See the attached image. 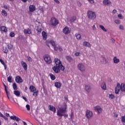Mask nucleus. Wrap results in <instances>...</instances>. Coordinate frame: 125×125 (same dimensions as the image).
Segmentation results:
<instances>
[{"mask_svg": "<svg viewBox=\"0 0 125 125\" xmlns=\"http://www.w3.org/2000/svg\"><path fill=\"white\" fill-rule=\"evenodd\" d=\"M65 113H67V104L64 103L58 106L57 115L59 117L68 118V114H66Z\"/></svg>", "mask_w": 125, "mask_h": 125, "instance_id": "nucleus-1", "label": "nucleus"}, {"mask_svg": "<svg viewBox=\"0 0 125 125\" xmlns=\"http://www.w3.org/2000/svg\"><path fill=\"white\" fill-rule=\"evenodd\" d=\"M46 44L49 47L50 44L52 45L54 47V50H59L60 51H62V49L61 46L56 45L55 44V42L52 40L51 41H46Z\"/></svg>", "mask_w": 125, "mask_h": 125, "instance_id": "nucleus-2", "label": "nucleus"}, {"mask_svg": "<svg viewBox=\"0 0 125 125\" xmlns=\"http://www.w3.org/2000/svg\"><path fill=\"white\" fill-rule=\"evenodd\" d=\"M120 90L122 92H125V83H122L120 84L118 83L117 86L115 88V93L116 94H119V92H120Z\"/></svg>", "mask_w": 125, "mask_h": 125, "instance_id": "nucleus-3", "label": "nucleus"}, {"mask_svg": "<svg viewBox=\"0 0 125 125\" xmlns=\"http://www.w3.org/2000/svg\"><path fill=\"white\" fill-rule=\"evenodd\" d=\"M87 16L89 20H94L96 19V13L93 11L89 10L87 12Z\"/></svg>", "mask_w": 125, "mask_h": 125, "instance_id": "nucleus-4", "label": "nucleus"}, {"mask_svg": "<svg viewBox=\"0 0 125 125\" xmlns=\"http://www.w3.org/2000/svg\"><path fill=\"white\" fill-rule=\"evenodd\" d=\"M54 62L56 66L59 67L60 70H61L62 71H64L65 70V67H64V66H63V65H62V63H61V61H60V60L56 58L54 60Z\"/></svg>", "mask_w": 125, "mask_h": 125, "instance_id": "nucleus-5", "label": "nucleus"}, {"mask_svg": "<svg viewBox=\"0 0 125 125\" xmlns=\"http://www.w3.org/2000/svg\"><path fill=\"white\" fill-rule=\"evenodd\" d=\"M77 68L79 71L84 73L85 72V64L83 63H80L77 65Z\"/></svg>", "mask_w": 125, "mask_h": 125, "instance_id": "nucleus-6", "label": "nucleus"}, {"mask_svg": "<svg viewBox=\"0 0 125 125\" xmlns=\"http://www.w3.org/2000/svg\"><path fill=\"white\" fill-rule=\"evenodd\" d=\"M85 117L88 120H90L93 117V113L89 110H87L85 112Z\"/></svg>", "mask_w": 125, "mask_h": 125, "instance_id": "nucleus-7", "label": "nucleus"}, {"mask_svg": "<svg viewBox=\"0 0 125 125\" xmlns=\"http://www.w3.org/2000/svg\"><path fill=\"white\" fill-rule=\"evenodd\" d=\"M93 110L94 111H96L97 114H101L102 113V111H103V109H102V108L99 105L95 106L93 107Z\"/></svg>", "mask_w": 125, "mask_h": 125, "instance_id": "nucleus-8", "label": "nucleus"}, {"mask_svg": "<svg viewBox=\"0 0 125 125\" xmlns=\"http://www.w3.org/2000/svg\"><path fill=\"white\" fill-rule=\"evenodd\" d=\"M58 20L55 18H52L50 21V24L52 26H57L58 25Z\"/></svg>", "mask_w": 125, "mask_h": 125, "instance_id": "nucleus-9", "label": "nucleus"}, {"mask_svg": "<svg viewBox=\"0 0 125 125\" xmlns=\"http://www.w3.org/2000/svg\"><path fill=\"white\" fill-rule=\"evenodd\" d=\"M44 60L45 61L46 63H47V64H50L51 63V59L50 58V56L48 55H45L43 57Z\"/></svg>", "mask_w": 125, "mask_h": 125, "instance_id": "nucleus-10", "label": "nucleus"}, {"mask_svg": "<svg viewBox=\"0 0 125 125\" xmlns=\"http://www.w3.org/2000/svg\"><path fill=\"white\" fill-rule=\"evenodd\" d=\"M62 32L64 35H68L71 33V29L68 26H66L63 29Z\"/></svg>", "mask_w": 125, "mask_h": 125, "instance_id": "nucleus-11", "label": "nucleus"}, {"mask_svg": "<svg viewBox=\"0 0 125 125\" xmlns=\"http://www.w3.org/2000/svg\"><path fill=\"white\" fill-rule=\"evenodd\" d=\"M103 3L105 6H110L112 4V2L110 0H103Z\"/></svg>", "mask_w": 125, "mask_h": 125, "instance_id": "nucleus-12", "label": "nucleus"}, {"mask_svg": "<svg viewBox=\"0 0 125 125\" xmlns=\"http://www.w3.org/2000/svg\"><path fill=\"white\" fill-rule=\"evenodd\" d=\"M15 81L17 83H23V80L21 77L19 76L16 77Z\"/></svg>", "mask_w": 125, "mask_h": 125, "instance_id": "nucleus-13", "label": "nucleus"}, {"mask_svg": "<svg viewBox=\"0 0 125 125\" xmlns=\"http://www.w3.org/2000/svg\"><path fill=\"white\" fill-rule=\"evenodd\" d=\"M29 10L30 12H34V11H36V6L30 5L29 7Z\"/></svg>", "mask_w": 125, "mask_h": 125, "instance_id": "nucleus-14", "label": "nucleus"}, {"mask_svg": "<svg viewBox=\"0 0 125 125\" xmlns=\"http://www.w3.org/2000/svg\"><path fill=\"white\" fill-rule=\"evenodd\" d=\"M48 108L50 111H52V112H53L54 114H55L56 112V108H55V107L53 105H49Z\"/></svg>", "mask_w": 125, "mask_h": 125, "instance_id": "nucleus-15", "label": "nucleus"}, {"mask_svg": "<svg viewBox=\"0 0 125 125\" xmlns=\"http://www.w3.org/2000/svg\"><path fill=\"white\" fill-rule=\"evenodd\" d=\"M21 64L22 65L24 70L25 71H27V69L28 68V65H27V63H26V62H25L23 61H21Z\"/></svg>", "mask_w": 125, "mask_h": 125, "instance_id": "nucleus-16", "label": "nucleus"}, {"mask_svg": "<svg viewBox=\"0 0 125 125\" xmlns=\"http://www.w3.org/2000/svg\"><path fill=\"white\" fill-rule=\"evenodd\" d=\"M10 119L11 120H13V121H16V122H20L21 119L18 117H16L15 115H13L10 117Z\"/></svg>", "mask_w": 125, "mask_h": 125, "instance_id": "nucleus-17", "label": "nucleus"}, {"mask_svg": "<svg viewBox=\"0 0 125 125\" xmlns=\"http://www.w3.org/2000/svg\"><path fill=\"white\" fill-rule=\"evenodd\" d=\"M0 32L2 34V33H7V28L6 27L2 26L0 27Z\"/></svg>", "mask_w": 125, "mask_h": 125, "instance_id": "nucleus-18", "label": "nucleus"}, {"mask_svg": "<svg viewBox=\"0 0 125 125\" xmlns=\"http://www.w3.org/2000/svg\"><path fill=\"white\" fill-rule=\"evenodd\" d=\"M53 70L55 72V73H59L60 72V70L59 69V67L57 66H54L52 67Z\"/></svg>", "mask_w": 125, "mask_h": 125, "instance_id": "nucleus-19", "label": "nucleus"}, {"mask_svg": "<svg viewBox=\"0 0 125 125\" xmlns=\"http://www.w3.org/2000/svg\"><path fill=\"white\" fill-rule=\"evenodd\" d=\"M113 61L114 64H119V63H120V59L117 58V57H114L113 58Z\"/></svg>", "mask_w": 125, "mask_h": 125, "instance_id": "nucleus-20", "label": "nucleus"}, {"mask_svg": "<svg viewBox=\"0 0 125 125\" xmlns=\"http://www.w3.org/2000/svg\"><path fill=\"white\" fill-rule=\"evenodd\" d=\"M61 85H62V84L60 82L55 83V86H56L57 88H60V87H61Z\"/></svg>", "mask_w": 125, "mask_h": 125, "instance_id": "nucleus-21", "label": "nucleus"}, {"mask_svg": "<svg viewBox=\"0 0 125 125\" xmlns=\"http://www.w3.org/2000/svg\"><path fill=\"white\" fill-rule=\"evenodd\" d=\"M83 45L84 46H86V47H90V46H91L90 43L87 42H83Z\"/></svg>", "mask_w": 125, "mask_h": 125, "instance_id": "nucleus-22", "label": "nucleus"}, {"mask_svg": "<svg viewBox=\"0 0 125 125\" xmlns=\"http://www.w3.org/2000/svg\"><path fill=\"white\" fill-rule=\"evenodd\" d=\"M42 36L43 37V39L44 40V41H45V40H46V39L47 38V35H46L45 32H42Z\"/></svg>", "mask_w": 125, "mask_h": 125, "instance_id": "nucleus-23", "label": "nucleus"}, {"mask_svg": "<svg viewBox=\"0 0 125 125\" xmlns=\"http://www.w3.org/2000/svg\"><path fill=\"white\" fill-rule=\"evenodd\" d=\"M29 89L31 91V92H34V91H36L37 90H36V87L35 86L31 85L29 87Z\"/></svg>", "mask_w": 125, "mask_h": 125, "instance_id": "nucleus-24", "label": "nucleus"}, {"mask_svg": "<svg viewBox=\"0 0 125 125\" xmlns=\"http://www.w3.org/2000/svg\"><path fill=\"white\" fill-rule=\"evenodd\" d=\"M65 58H66V60H67V61H68V62H72V61H73V59L70 56H66Z\"/></svg>", "mask_w": 125, "mask_h": 125, "instance_id": "nucleus-25", "label": "nucleus"}, {"mask_svg": "<svg viewBox=\"0 0 125 125\" xmlns=\"http://www.w3.org/2000/svg\"><path fill=\"white\" fill-rule=\"evenodd\" d=\"M85 89L87 92L90 91V86L88 85H85Z\"/></svg>", "mask_w": 125, "mask_h": 125, "instance_id": "nucleus-26", "label": "nucleus"}, {"mask_svg": "<svg viewBox=\"0 0 125 125\" xmlns=\"http://www.w3.org/2000/svg\"><path fill=\"white\" fill-rule=\"evenodd\" d=\"M24 34L30 35V34H32L31 30L29 29H25L24 31Z\"/></svg>", "mask_w": 125, "mask_h": 125, "instance_id": "nucleus-27", "label": "nucleus"}, {"mask_svg": "<svg viewBox=\"0 0 125 125\" xmlns=\"http://www.w3.org/2000/svg\"><path fill=\"white\" fill-rule=\"evenodd\" d=\"M75 37L78 41L82 39V35L80 34H76Z\"/></svg>", "mask_w": 125, "mask_h": 125, "instance_id": "nucleus-28", "label": "nucleus"}, {"mask_svg": "<svg viewBox=\"0 0 125 125\" xmlns=\"http://www.w3.org/2000/svg\"><path fill=\"white\" fill-rule=\"evenodd\" d=\"M99 27L100 28V29H101V30H102V31H103L104 32H107V29L106 28H105V27L102 25H99Z\"/></svg>", "mask_w": 125, "mask_h": 125, "instance_id": "nucleus-29", "label": "nucleus"}, {"mask_svg": "<svg viewBox=\"0 0 125 125\" xmlns=\"http://www.w3.org/2000/svg\"><path fill=\"white\" fill-rule=\"evenodd\" d=\"M14 94H15V95H16V96L19 97L20 96V91H18V90H16L14 91Z\"/></svg>", "mask_w": 125, "mask_h": 125, "instance_id": "nucleus-30", "label": "nucleus"}, {"mask_svg": "<svg viewBox=\"0 0 125 125\" xmlns=\"http://www.w3.org/2000/svg\"><path fill=\"white\" fill-rule=\"evenodd\" d=\"M1 14H2V16H4V17L7 16V13L4 10H2Z\"/></svg>", "mask_w": 125, "mask_h": 125, "instance_id": "nucleus-31", "label": "nucleus"}, {"mask_svg": "<svg viewBox=\"0 0 125 125\" xmlns=\"http://www.w3.org/2000/svg\"><path fill=\"white\" fill-rule=\"evenodd\" d=\"M102 88L104 90H106V89H107V87H106V84L105 83H103L102 84Z\"/></svg>", "mask_w": 125, "mask_h": 125, "instance_id": "nucleus-32", "label": "nucleus"}, {"mask_svg": "<svg viewBox=\"0 0 125 125\" xmlns=\"http://www.w3.org/2000/svg\"><path fill=\"white\" fill-rule=\"evenodd\" d=\"M121 122L123 125H125V116H122L121 117Z\"/></svg>", "mask_w": 125, "mask_h": 125, "instance_id": "nucleus-33", "label": "nucleus"}, {"mask_svg": "<svg viewBox=\"0 0 125 125\" xmlns=\"http://www.w3.org/2000/svg\"><path fill=\"white\" fill-rule=\"evenodd\" d=\"M33 96H34L35 97H37V96H38V94H39V90H36L34 92H33Z\"/></svg>", "mask_w": 125, "mask_h": 125, "instance_id": "nucleus-34", "label": "nucleus"}, {"mask_svg": "<svg viewBox=\"0 0 125 125\" xmlns=\"http://www.w3.org/2000/svg\"><path fill=\"white\" fill-rule=\"evenodd\" d=\"M7 81L9 83H12V76H9L7 78Z\"/></svg>", "mask_w": 125, "mask_h": 125, "instance_id": "nucleus-35", "label": "nucleus"}, {"mask_svg": "<svg viewBox=\"0 0 125 125\" xmlns=\"http://www.w3.org/2000/svg\"><path fill=\"white\" fill-rule=\"evenodd\" d=\"M50 78H51L52 81H54V80H55V79H56V78L55 77V76H54L52 74H50Z\"/></svg>", "mask_w": 125, "mask_h": 125, "instance_id": "nucleus-36", "label": "nucleus"}, {"mask_svg": "<svg viewBox=\"0 0 125 125\" xmlns=\"http://www.w3.org/2000/svg\"><path fill=\"white\" fill-rule=\"evenodd\" d=\"M114 22L117 25H120L121 24V21L120 20H116L114 21Z\"/></svg>", "mask_w": 125, "mask_h": 125, "instance_id": "nucleus-37", "label": "nucleus"}, {"mask_svg": "<svg viewBox=\"0 0 125 125\" xmlns=\"http://www.w3.org/2000/svg\"><path fill=\"white\" fill-rule=\"evenodd\" d=\"M13 87L14 90H17L18 88H17V85H16V83H14L13 84Z\"/></svg>", "mask_w": 125, "mask_h": 125, "instance_id": "nucleus-38", "label": "nucleus"}, {"mask_svg": "<svg viewBox=\"0 0 125 125\" xmlns=\"http://www.w3.org/2000/svg\"><path fill=\"white\" fill-rule=\"evenodd\" d=\"M89 3L91 4H93V3H95V1L94 0H87Z\"/></svg>", "mask_w": 125, "mask_h": 125, "instance_id": "nucleus-39", "label": "nucleus"}, {"mask_svg": "<svg viewBox=\"0 0 125 125\" xmlns=\"http://www.w3.org/2000/svg\"><path fill=\"white\" fill-rule=\"evenodd\" d=\"M109 98H110V99H115V95L111 94H109Z\"/></svg>", "mask_w": 125, "mask_h": 125, "instance_id": "nucleus-40", "label": "nucleus"}, {"mask_svg": "<svg viewBox=\"0 0 125 125\" xmlns=\"http://www.w3.org/2000/svg\"><path fill=\"white\" fill-rule=\"evenodd\" d=\"M70 117L71 120H74V112H71V114H70Z\"/></svg>", "mask_w": 125, "mask_h": 125, "instance_id": "nucleus-41", "label": "nucleus"}, {"mask_svg": "<svg viewBox=\"0 0 125 125\" xmlns=\"http://www.w3.org/2000/svg\"><path fill=\"white\" fill-rule=\"evenodd\" d=\"M118 17L119 19H124V17L123 16V15H122V14H118Z\"/></svg>", "mask_w": 125, "mask_h": 125, "instance_id": "nucleus-42", "label": "nucleus"}, {"mask_svg": "<svg viewBox=\"0 0 125 125\" xmlns=\"http://www.w3.org/2000/svg\"><path fill=\"white\" fill-rule=\"evenodd\" d=\"M27 58L28 62H32V61H33V59H32V58H31L30 56H27Z\"/></svg>", "mask_w": 125, "mask_h": 125, "instance_id": "nucleus-43", "label": "nucleus"}, {"mask_svg": "<svg viewBox=\"0 0 125 125\" xmlns=\"http://www.w3.org/2000/svg\"><path fill=\"white\" fill-rule=\"evenodd\" d=\"M26 108L27 111H30V110H31V107L30 106V105H29V104L26 105Z\"/></svg>", "mask_w": 125, "mask_h": 125, "instance_id": "nucleus-44", "label": "nucleus"}, {"mask_svg": "<svg viewBox=\"0 0 125 125\" xmlns=\"http://www.w3.org/2000/svg\"><path fill=\"white\" fill-rule=\"evenodd\" d=\"M119 29L120 30H125V27L123 26V25L121 24L119 25Z\"/></svg>", "mask_w": 125, "mask_h": 125, "instance_id": "nucleus-45", "label": "nucleus"}, {"mask_svg": "<svg viewBox=\"0 0 125 125\" xmlns=\"http://www.w3.org/2000/svg\"><path fill=\"white\" fill-rule=\"evenodd\" d=\"M76 19V17H72L70 19V21L71 22H74V21H75Z\"/></svg>", "mask_w": 125, "mask_h": 125, "instance_id": "nucleus-46", "label": "nucleus"}, {"mask_svg": "<svg viewBox=\"0 0 125 125\" xmlns=\"http://www.w3.org/2000/svg\"><path fill=\"white\" fill-rule=\"evenodd\" d=\"M3 51L4 52V53H7V52H8V49H7L6 47H4L3 48Z\"/></svg>", "mask_w": 125, "mask_h": 125, "instance_id": "nucleus-47", "label": "nucleus"}, {"mask_svg": "<svg viewBox=\"0 0 125 125\" xmlns=\"http://www.w3.org/2000/svg\"><path fill=\"white\" fill-rule=\"evenodd\" d=\"M15 36V34L14 33V32H11V33H10V36L11 38L14 37Z\"/></svg>", "mask_w": 125, "mask_h": 125, "instance_id": "nucleus-48", "label": "nucleus"}, {"mask_svg": "<svg viewBox=\"0 0 125 125\" xmlns=\"http://www.w3.org/2000/svg\"><path fill=\"white\" fill-rule=\"evenodd\" d=\"M92 29L93 31H96V30H97V29L96 28V26L94 24L93 25V26L92 27Z\"/></svg>", "mask_w": 125, "mask_h": 125, "instance_id": "nucleus-49", "label": "nucleus"}, {"mask_svg": "<svg viewBox=\"0 0 125 125\" xmlns=\"http://www.w3.org/2000/svg\"><path fill=\"white\" fill-rule=\"evenodd\" d=\"M80 54H81L80 52H75L74 53L75 56H80Z\"/></svg>", "mask_w": 125, "mask_h": 125, "instance_id": "nucleus-50", "label": "nucleus"}, {"mask_svg": "<svg viewBox=\"0 0 125 125\" xmlns=\"http://www.w3.org/2000/svg\"><path fill=\"white\" fill-rule=\"evenodd\" d=\"M7 47L9 49H12L13 47V45H12V44L7 45Z\"/></svg>", "mask_w": 125, "mask_h": 125, "instance_id": "nucleus-51", "label": "nucleus"}, {"mask_svg": "<svg viewBox=\"0 0 125 125\" xmlns=\"http://www.w3.org/2000/svg\"><path fill=\"white\" fill-rule=\"evenodd\" d=\"M0 63H1V64L2 65H5V63H4V62L2 60H1V59H0Z\"/></svg>", "mask_w": 125, "mask_h": 125, "instance_id": "nucleus-52", "label": "nucleus"}, {"mask_svg": "<svg viewBox=\"0 0 125 125\" xmlns=\"http://www.w3.org/2000/svg\"><path fill=\"white\" fill-rule=\"evenodd\" d=\"M37 31L39 34L42 32V29L38 28Z\"/></svg>", "mask_w": 125, "mask_h": 125, "instance_id": "nucleus-53", "label": "nucleus"}, {"mask_svg": "<svg viewBox=\"0 0 125 125\" xmlns=\"http://www.w3.org/2000/svg\"><path fill=\"white\" fill-rule=\"evenodd\" d=\"M77 5L79 7H81V6H82V3H81V2H79V1L77 2Z\"/></svg>", "mask_w": 125, "mask_h": 125, "instance_id": "nucleus-54", "label": "nucleus"}, {"mask_svg": "<svg viewBox=\"0 0 125 125\" xmlns=\"http://www.w3.org/2000/svg\"><path fill=\"white\" fill-rule=\"evenodd\" d=\"M4 8H5L7 10H9V7L6 5L3 6Z\"/></svg>", "mask_w": 125, "mask_h": 125, "instance_id": "nucleus-55", "label": "nucleus"}, {"mask_svg": "<svg viewBox=\"0 0 125 125\" xmlns=\"http://www.w3.org/2000/svg\"><path fill=\"white\" fill-rule=\"evenodd\" d=\"M1 118H3V119H4L5 120V121L8 120V118H7V117L4 116L3 115V117H1Z\"/></svg>", "mask_w": 125, "mask_h": 125, "instance_id": "nucleus-56", "label": "nucleus"}, {"mask_svg": "<svg viewBox=\"0 0 125 125\" xmlns=\"http://www.w3.org/2000/svg\"><path fill=\"white\" fill-rule=\"evenodd\" d=\"M22 99L25 101V102H27L28 101V100L27 99V98H26V97L24 96L22 97Z\"/></svg>", "mask_w": 125, "mask_h": 125, "instance_id": "nucleus-57", "label": "nucleus"}, {"mask_svg": "<svg viewBox=\"0 0 125 125\" xmlns=\"http://www.w3.org/2000/svg\"><path fill=\"white\" fill-rule=\"evenodd\" d=\"M112 13H113V14H115V13H117V10L114 9V10L112 11Z\"/></svg>", "mask_w": 125, "mask_h": 125, "instance_id": "nucleus-58", "label": "nucleus"}, {"mask_svg": "<svg viewBox=\"0 0 125 125\" xmlns=\"http://www.w3.org/2000/svg\"><path fill=\"white\" fill-rule=\"evenodd\" d=\"M110 41H111V42H112V43H114L115 42V40L113 38L111 39Z\"/></svg>", "mask_w": 125, "mask_h": 125, "instance_id": "nucleus-59", "label": "nucleus"}, {"mask_svg": "<svg viewBox=\"0 0 125 125\" xmlns=\"http://www.w3.org/2000/svg\"><path fill=\"white\" fill-rule=\"evenodd\" d=\"M55 2H56V3L59 4L60 3V1H59L58 0H54Z\"/></svg>", "mask_w": 125, "mask_h": 125, "instance_id": "nucleus-60", "label": "nucleus"}, {"mask_svg": "<svg viewBox=\"0 0 125 125\" xmlns=\"http://www.w3.org/2000/svg\"><path fill=\"white\" fill-rule=\"evenodd\" d=\"M21 1H22L23 2H27V0H21Z\"/></svg>", "mask_w": 125, "mask_h": 125, "instance_id": "nucleus-61", "label": "nucleus"}, {"mask_svg": "<svg viewBox=\"0 0 125 125\" xmlns=\"http://www.w3.org/2000/svg\"><path fill=\"white\" fill-rule=\"evenodd\" d=\"M22 123H23V124L24 125H27V123H26V122L23 121Z\"/></svg>", "mask_w": 125, "mask_h": 125, "instance_id": "nucleus-62", "label": "nucleus"}, {"mask_svg": "<svg viewBox=\"0 0 125 125\" xmlns=\"http://www.w3.org/2000/svg\"><path fill=\"white\" fill-rule=\"evenodd\" d=\"M7 97H8V99H10V96H9L8 95V93H7Z\"/></svg>", "mask_w": 125, "mask_h": 125, "instance_id": "nucleus-63", "label": "nucleus"}, {"mask_svg": "<svg viewBox=\"0 0 125 125\" xmlns=\"http://www.w3.org/2000/svg\"><path fill=\"white\" fill-rule=\"evenodd\" d=\"M6 117H9V113H6Z\"/></svg>", "mask_w": 125, "mask_h": 125, "instance_id": "nucleus-64", "label": "nucleus"}]
</instances>
